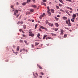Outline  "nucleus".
Listing matches in <instances>:
<instances>
[{
    "mask_svg": "<svg viewBox=\"0 0 78 78\" xmlns=\"http://www.w3.org/2000/svg\"><path fill=\"white\" fill-rule=\"evenodd\" d=\"M32 1H33V2H34V3H36V1H35V0H32Z\"/></svg>",
    "mask_w": 78,
    "mask_h": 78,
    "instance_id": "37998d69",
    "label": "nucleus"
},
{
    "mask_svg": "<svg viewBox=\"0 0 78 78\" xmlns=\"http://www.w3.org/2000/svg\"><path fill=\"white\" fill-rule=\"evenodd\" d=\"M48 25H49V26H50V27H53V24L52 23H48Z\"/></svg>",
    "mask_w": 78,
    "mask_h": 78,
    "instance_id": "423d86ee",
    "label": "nucleus"
},
{
    "mask_svg": "<svg viewBox=\"0 0 78 78\" xmlns=\"http://www.w3.org/2000/svg\"><path fill=\"white\" fill-rule=\"evenodd\" d=\"M69 9H70V10H71V11H73V9H72L71 8H70Z\"/></svg>",
    "mask_w": 78,
    "mask_h": 78,
    "instance_id": "603ef678",
    "label": "nucleus"
},
{
    "mask_svg": "<svg viewBox=\"0 0 78 78\" xmlns=\"http://www.w3.org/2000/svg\"><path fill=\"white\" fill-rule=\"evenodd\" d=\"M19 15H17L16 16L17 18V17H19Z\"/></svg>",
    "mask_w": 78,
    "mask_h": 78,
    "instance_id": "680f3d73",
    "label": "nucleus"
},
{
    "mask_svg": "<svg viewBox=\"0 0 78 78\" xmlns=\"http://www.w3.org/2000/svg\"><path fill=\"white\" fill-rule=\"evenodd\" d=\"M15 54H16V55H17V52H16Z\"/></svg>",
    "mask_w": 78,
    "mask_h": 78,
    "instance_id": "e2e57ef3",
    "label": "nucleus"
},
{
    "mask_svg": "<svg viewBox=\"0 0 78 78\" xmlns=\"http://www.w3.org/2000/svg\"><path fill=\"white\" fill-rule=\"evenodd\" d=\"M44 17V15H41L39 17L40 19H42V17Z\"/></svg>",
    "mask_w": 78,
    "mask_h": 78,
    "instance_id": "6e6552de",
    "label": "nucleus"
},
{
    "mask_svg": "<svg viewBox=\"0 0 78 78\" xmlns=\"http://www.w3.org/2000/svg\"><path fill=\"white\" fill-rule=\"evenodd\" d=\"M67 9H70V8L69 7H66Z\"/></svg>",
    "mask_w": 78,
    "mask_h": 78,
    "instance_id": "bf43d9fd",
    "label": "nucleus"
},
{
    "mask_svg": "<svg viewBox=\"0 0 78 78\" xmlns=\"http://www.w3.org/2000/svg\"><path fill=\"white\" fill-rule=\"evenodd\" d=\"M41 4L42 5H44V6H46V4L44 3V2H41Z\"/></svg>",
    "mask_w": 78,
    "mask_h": 78,
    "instance_id": "1a4fd4ad",
    "label": "nucleus"
},
{
    "mask_svg": "<svg viewBox=\"0 0 78 78\" xmlns=\"http://www.w3.org/2000/svg\"><path fill=\"white\" fill-rule=\"evenodd\" d=\"M39 77H40V78H42V76H39Z\"/></svg>",
    "mask_w": 78,
    "mask_h": 78,
    "instance_id": "052dcab7",
    "label": "nucleus"
},
{
    "mask_svg": "<svg viewBox=\"0 0 78 78\" xmlns=\"http://www.w3.org/2000/svg\"><path fill=\"white\" fill-rule=\"evenodd\" d=\"M34 45L33 44H32V48H34Z\"/></svg>",
    "mask_w": 78,
    "mask_h": 78,
    "instance_id": "c9c22d12",
    "label": "nucleus"
},
{
    "mask_svg": "<svg viewBox=\"0 0 78 78\" xmlns=\"http://www.w3.org/2000/svg\"><path fill=\"white\" fill-rule=\"evenodd\" d=\"M44 29L45 30H46V31H47V29L46 28L44 27Z\"/></svg>",
    "mask_w": 78,
    "mask_h": 78,
    "instance_id": "58836bf2",
    "label": "nucleus"
},
{
    "mask_svg": "<svg viewBox=\"0 0 78 78\" xmlns=\"http://www.w3.org/2000/svg\"><path fill=\"white\" fill-rule=\"evenodd\" d=\"M65 29H66V30H69V28H67L66 27H65Z\"/></svg>",
    "mask_w": 78,
    "mask_h": 78,
    "instance_id": "864d4df0",
    "label": "nucleus"
},
{
    "mask_svg": "<svg viewBox=\"0 0 78 78\" xmlns=\"http://www.w3.org/2000/svg\"><path fill=\"white\" fill-rule=\"evenodd\" d=\"M71 21L72 22H75V21H74V20L72 19H71Z\"/></svg>",
    "mask_w": 78,
    "mask_h": 78,
    "instance_id": "2f4dec72",
    "label": "nucleus"
},
{
    "mask_svg": "<svg viewBox=\"0 0 78 78\" xmlns=\"http://www.w3.org/2000/svg\"><path fill=\"white\" fill-rule=\"evenodd\" d=\"M60 11H62V12H65L64 11V10H62V9H60Z\"/></svg>",
    "mask_w": 78,
    "mask_h": 78,
    "instance_id": "bb28decb",
    "label": "nucleus"
},
{
    "mask_svg": "<svg viewBox=\"0 0 78 78\" xmlns=\"http://www.w3.org/2000/svg\"><path fill=\"white\" fill-rule=\"evenodd\" d=\"M50 34H52V36L56 35V34H53V33H51Z\"/></svg>",
    "mask_w": 78,
    "mask_h": 78,
    "instance_id": "a211bd4d",
    "label": "nucleus"
},
{
    "mask_svg": "<svg viewBox=\"0 0 78 78\" xmlns=\"http://www.w3.org/2000/svg\"><path fill=\"white\" fill-rule=\"evenodd\" d=\"M62 19L63 20H66L67 19V18L66 16H63L62 17Z\"/></svg>",
    "mask_w": 78,
    "mask_h": 78,
    "instance_id": "9d476101",
    "label": "nucleus"
},
{
    "mask_svg": "<svg viewBox=\"0 0 78 78\" xmlns=\"http://www.w3.org/2000/svg\"><path fill=\"white\" fill-rule=\"evenodd\" d=\"M40 34H38L37 35V37H39L40 36Z\"/></svg>",
    "mask_w": 78,
    "mask_h": 78,
    "instance_id": "a878e982",
    "label": "nucleus"
},
{
    "mask_svg": "<svg viewBox=\"0 0 78 78\" xmlns=\"http://www.w3.org/2000/svg\"><path fill=\"white\" fill-rule=\"evenodd\" d=\"M48 13L49 14V16H51V12L49 11H48Z\"/></svg>",
    "mask_w": 78,
    "mask_h": 78,
    "instance_id": "f3484780",
    "label": "nucleus"
},
{
    "mask_svg": "<svg viewBox=\"0 0 78 78\" xmlns=\"http://www.w3.org/2000/svg\"><path fill=\"white\" fill-rule=\"evenodd\" d=\"M57 17H60V16H59V15H58Z\"/></svg>",
    "mask_w": 78,
    "mask_h": 78,
    "instance_id": "c03bdc74",
    "label": "nucleus"
},
{
    "mask_svg": "<svg viewBox=\"0 0 78 78\" xmlns=\"http://www.w3.org/2000/svg\"><path fill=\"white\" fill-rule=\"evenodd\" d=\"M44 27L42 26H41V28H42V29H44Z\"/></svg>",
    "mask_w": 78,
    "mask_h": 78,
    "instance_id": "393cba45",
    "label": "nucleus"
},
{
    "mask_svg": "<svg viewBox=\"0 0 78 78\" xmlns=\"http://www.w3.org/2000/svg\"><path fill=\"white\" fill-rule=\"evenodd\" d=\"M37 66H38V67L40 69H43L42 67V66L39 65L37 64Z\"/></svg>",
    "mask_w": 78,
    "mask_h": 78,
    "instance_id": "20e7f679",
    "label": "nucleus"
},
{
    "mask_svg": "<svg viewBox=\"0 0 78 78\" xmlns=\"http://www.w3.org/2000/svg\"><path fill=\"white\" fill-rule=\"evenodd\" d=\"M32 7H33L34 8H36L37 7V6H36V5H32Z\"/></svg>",
    "mask_w": 78,
    "mask_h": 78,
    "instance_id": "ddd939ff",
    "label": "nucleus"
},
{
    "mask_svg": "<svg viewBox=\"0 0 78 78\" xmlns=\"http://www.w3.org/2000/svg\"><path fill=\"white\" fill-rule=\"evenodd\" d=\"M55 18L56 20L57 21L58 20H59V18H58L56 17L55 16Z\"/></svg>",
    "mask_w": 78,
    "mask_h": 78,
    "instance_id": "6ab92c4d",
    "label": "nucleus"
},
{
    "mask_svg": "<svg viewBox=\"0 0 78 78\" xmlns=\"http://www.w3.org/2000/svg\"><path fill=\"white\" fill-rule=\"evenodd\" d=\"M28 21H29V22L31 21V20H30V19H28Z\"/></svg>",
    "mask_w": 78,
    "mask_h": 78,
    "instance_id": "0e129e2a",
    "label": "nucleus"
},
{
    "mask_svg": "<svg viewBox=\"0 0 78 78\" xmlns=\"http://www.w3.org/2000/svg\"><path fill=\"white\" fill-rule=\"evenodd\" d=\"M23 28H24V29H26V25H23Z\"/></svg>",
    "mask_w": 78,
    "mask_h": 78,
    "instance_id": "5701e85b",
    "label": "nucleus"
},
{
    "mask_svg": "<svg viewBox=\"0 0 78 78\" xmlns=\"http://www.w3.org/2000/svg\"><path fill=\"white\" fill-rule=\"evenodd\" d=\"M22 5H26V2H23V3Z\"/></svg>",
    "mask_w": 78,
    "mask_h": 78,
    "instance_id": "c85d7f7f",
    "label": "nucleus"
},
{
    "mask_svg": "<svg viewBox=\"0 0 78 78\" xmlns=\"http://www.w3.org/2000/svg\"><path fill=\"white\" fill-rule=\"evenodd\" d=\"M47 8L48 9V11H50V9H49V6H48L47 7Z\"/></svg>",
    "mask_w": 78,
    "mask_h": 78,
    "instance_id": "72a5a7b5",
    "label": "nucleus"
},
{
    "mask_svg": "<svg viewBox=\"0 0 78 78\" xmlns=\"http://www.w3.org/2000/svg\"><path fill=\"white\" fill-rule=\"evenodd\" d=\"M64 37H67V34H65L64 35Z\"/></svg>",
    "mask_w": 78,
    "mask_h": 78,
    "instance_id": "c756f323",
    "label": "nucleus"
},
{
    "mask_svg": "<svg viewBox=\"0 0 78 78\" xmlns=\"http://www.w3.org/2000/svg\"><path fill=\"white\" fill-rule=\"evenodd\" d=\"M51 37H48V39H51Z\"/></svg>",
    "mask_w": 78,
    "mask_h": 78,
    "instance_id": "de8ad7c7",
    "label": "nucleus"
},
{
    "mask_svg": "<svg viewBox=\"0 0 78 78\" xmlns=\"http://www.w3.org/2000/svg\"><path fill=\"white\" fill-rule=\"evenodd\" d=\"M58 28H55V31H58Z\"/></svg>",
    "mask_w": 78,
    "mask_h": 78,
    "instance_id": "b1692460",
    "label": "nucleus"
},
{
    "mask_svg": "<svg viewBox=\"0 0 78 78\" xmlns=\"http://www.w3.org/2000/svg\"><path fill=\"white\" fill-rule=\"evenodd\" d=\"M30 2H31V0H27L26 3H29Z\"/></svg>",
    "mask_w": 78,
    "mask_h": 78,
    "instance_id": "dca6fc26",
    "label": "nucleus"
},
{
    "mask_svg": "<svg viewBox=\"0 0 78 78\" xmlns=\"http://www.w3.org/2000/svg\"><path fill=\"white\" fill-rule=\"evenodd\" d=\"M37 24H36L35 25V29L36 30V28H37Z\"/></svg>",
    "mask_w": 78,
    "mask_h": 78,
    "instance_id": "412c9836",
    "label": "nucleus"
},
{
    "mask_svg": "<svg viewBox=\"0 0 78 78\" xmlns=\"http://www.w3.org/2000/svg\"><path fill=\"white\" fill-rule=\"evenodd\" d=\"M59 1L61 2V3H63V2H62V0H59Z\"/></svg>",
    "mask_w": 78,
    "mask_h": 78,
    "instance_id": "e433bc0d",
    "label": "nucleus"
},
{
    "mask_svg": "<svg viewBox=\"0 0 78 78\" xmlns=\"http://www.w3.org/2000/svg\"><path fill=\"white\" fill-rule=\"evenodd\" d=\"M30 11L31 12H34V9H30Z\"/></svg>",
    "mask_w": 78,
    "mask_h": 78,
    "instance_id": "aec40b11",
    "label": "nucleus"
},
{
    "mask_svg": "<svg viewBox=\"0 0 78 78\" xmlns=\"http://www.w3.org/2000/svg\"><path fill=\"white\" fill-rule=\"evenodd\" d=\"M20 42H23V40H20Z\"/></svg>",
    "mask_w": 78,
    "mask_h": 78,
    "instance_id": "ea45409f",
    "label": "nucleus"
},
{
    "mask_svg": "<svg viewBox=\"0 0 78 78\" xmlns=\"http://www.w3.org/2000/svg\"><path fill=\"white\" fill-rule=\"evenodd\" d=\"M39 6L37 8V9H39Z\"/></svg>",
    "mask_w": 78,
    "mask_h": 78,
    "instance_id": "774afa93",
    "label": "nucleus"
},
{
    "mask_svg": "<svg viewBox=\"0 0 78 78\" xmlns=\"http://www.w3.org/2000/svg\"><path fill=\"white\" fill-rule=\"evenodd\" d=\"M51 12H52V13H54V9H51Z\"/></svg>",
    "mask_w": 78,
    "mask_h": 78,
    "instance_id": "4be33fe9",
    "label": "nucleus"
},
{
    "mask_svg": "<svg viewBox=\"0 0 78 78\" xmlns=\"http://www.w3.org/2000/svg\"><path fill=\"white\" fill-rule=\"evenodd\" d=\"M66 23L67 24H68L69 27H70L71 26V23H70V20L69 19L68 20V21H66Z\"/></svg>",
    "mask_w": 78,
    "mask_h": 78,
    "instance_id": "f257e3e1",
    "label": "nucleus"
},
{
    "mask_svg": "<svg viewBox=\"0 0 78 78\" xmlns=\"http://www.w3.org/2000/svg\"><path fill=\"white\" fill-rule=\"evenodd\" d=\"M66 13H67V14H68V15H70V14H69V12H68L67 10H66Z\"/></svg>",
    "mask_w": 78,
    "mask_h": 78,
    "instance_id": "4468645a",
    "label": "nucleus"
},
{
    "mask_svg": "<svg viewBox=\"0 0 78 78\" xmlns=\"http://www.w3.org/2000/svg\"><path fill=\"white\" fill-rule=\"evenodd\" d=\"M22 51H23V49H21L20 50V52H22Z\"/></svg>",
    "mask_w": 78,
    "mask_h": 78,
    "instance_id": "79ce46f5",
    "label": "nucleus"
},
{
    "mask_svg": "<svg viewBox=\"0 0 78 78\" xmlns=\"http://www.w3.org/2000/svg\"><path fill=\"white\" fill-rule=\"evenodd\" d=\"M23 21H21L20 22V23L21 24H23Z\"/></svg>",
    "mask_w": 78,
    "mask_h": 78,
    "instance_id": "a18cd8bd",
    "label": "nucleus"
},
{
    "mask_svg": "<svg viewBox=\"0 0 78 78\" xmlns=\"http://www.w3.org/2000/svg\"><path fill=\"white\" fill-rule=\"evenodd\" d=\"M61 4H59V6H61Z\"/></svg>",
    "mask_w": 78,
    "mask_h": 78,
    "instance_id": "13d9d810",
    "label": "nucleus"
},
{
    "mask_svg": "<svg viewBox=\"0 0 78 78\" xmlns=\"http://www.w3.org/2000/svg\"><path fill=\"white\" fill-rule=\"evenodd\" d=\"M11 8H12V9H14V6L12 5H11Z\"/></svg>",
    "mask_w": 78,
    "mask_h": 78,
    "instance_id": "473e14b6",
    "label": "nucleus"
},
{
    "mask_svg": "<svg viewBox=\"0 0 78 78\" xmlns=\"http://www.w3.org/2000/svg\"><path fill=\"white\" fill-rule=\"evenodd\" d=\"M46 24L48 23V20H46Z\"/></svg>",
    "mask_w": 78,
    "mask_h": 78,
    "instance_id": "a19ab883",
    "label": "nucleus"
},
{
    "mask_svg": "<svg viewBox=\"0 0 78 78\" xmlns=\"http://www.w3.org/2000/svg\"><path fill=\"white\" fill-rule=\"evenodd\" d=\"M19 10H15V12H14V15L15 16H16V13H18V11Z\"/></svg>",
    "mask_w": 78,
    "mask_h": 78,
    "instance_id": "7ed1b4c3",
    "label": "nucleus"
},
{
    "mask_svg": "<svg viewBox=\"0 0 78 78\" xmlns=\"http://www.w3.org/2000/svg\"><path fill=\"white\" fill-rule=\"evenodd\" d=\"M46 40H47L48 39V37L46 38Z\"/></svg>",
    "mask_w": 78,
    "mask_h": 78,
    "instance_id": "338daca9",
    "label": "nucleus"
},
{
    "mask_svg": "<svg viewBox=\"0 0 78 78\" xmlns=\"http://www.w3.org/2000/svg\"><path fill=\"white\" fill-rule=\"evenodd\" d=\"M35 45H39V43H38L35 42Z\"/></svg>",
    "mask_w": 78,
    "mask_h": 78,
    "instance_id": "7c9ffc66",
    "label": "nucleus"
},
{
    "mask_svg": "<svg viewBox=\"0 0 78 78\" xmlns=\"http://www.w3.org/2000/svg\"><path fill=\"white\" fill-rule=\"evenodd\" d=\"M23 37H25V35L23 34Z\"/></svg>",
    "mask_w": 78,
    "mask_h": 78,
    "instance_id": "4d7b16f0",
    "label": "nucleus"
},
{
    "mask_svg": "<svg viewBox=\"0 0 78 78\" xmlns=\"http://www.w3.org/2000/svg\"><path fill=\"white\" fill-rule=\"evenodd\" d=\"M39 31H42V30H41V28H39Z\"/></svg>",
    "mask_w": 78,
    "mask_h": 78,
    "instance_id": "4c0bfd02",
    "label": "nucleus"
},
{
    "mask_svg": "<svg viewBox=\"0 0 78 78\" xmlns=\"http://www.w3.org/2000/svg\"><path fill=\"white\" fill-rule=\"evenodd\" d=\"M32 32H31V31L29 32L30 34H32Z\"/></svg>",
    "mask_w": 78,
    "mask_h": 78,
    "instance_id": "6e6d98bb",
    "label": "nucleus"
},
{
    "mask_svg": "<svg viewBox=\"0 0 78 78\" xmlns=\"http://www.w3.org/2000/svg\"><path fill=\"white\" fill-rule=\"evenodd\" d=\"M60 31L61 32V33H60L61 35H63V34H64V30L61 29H60Z\"/></svg>",
    "mask_w": 78,
    "mask_h": 78,
    "instance_id": "f03ea898",
    "label": "nucleus"
},
{
    "mask_svg": "<svg viewBox=\"0 0 78 78\" xmlns=\"http://www.w3.org/2000/svg\"><path fill=\"white\" fill-rule=\"evenodd\" d=\"M29 36H31L32 37H33V36H34V34H29Z\"/></svg>",
    "mask_w": 78,
    "mask_h": 78,
    "instance_id": "39448f33",
    "label": "nucleus"
},
{
    "mask_svg": "<svg viewBox=\"0 0 78 78\" xmlns=\"http://www.w3.org/2000/svg\"><path fill=\"white\" fill-rule=\"evenodd\" d=\"M76 17V14H73V17L75 18V17Z\"/></svg>",
    "mask_w": 78,
    "mask_h": 78,
    "instance_id": "9b49d317",
    "label": "nucleus"
},
{
    "mask_svg": "<svg viewBox=\"0 0 78 78\" xmlns=\"http://www.w3.org/2000/svg\"><path fill=\"white\" fill-rule=\"evenodd\" d=\"M19 31L20 32V31H22V29H19Z\"/></svg>",
    "mask_w": 78,
    "mask_h": 78,
    "instance_id": "49530a36",
    "label": "nucleus"
},
{
    "mask_svg": "<svg viewBox=\"0 0 78 78\" xmlns=\"http://www.w3.org/2000/svg\"><path fill=\"white\" fill-rule=\"evenodd\" d=\"M56 8L57 9H59V6H56Z\"/></svg>",
    "mask_w": 78,
    "mask_h": 78,
    "instance_id": "f704fd0d",
    "label": "nucleus"
},
{
    "mask_svg": "<svg viewBox=\"0 0 78 78\" xmlns=\"http://www.w3.org/2000/svg\"><path fill=\"white\" fill-rule=\"evenodd\" d=\"M33 73L34 76L36 78L37 77V76H35V74H34V72H33Z\"/></svg>",
    "mask_w": 78,
    "mask_h": 78,
    "instance_id": "cd10ccee",
    "label": "nucleus"
},
{
    "mask_svg": "<svg viewBox=\"0 0 78 78\" xmlns=\"http://www.w3.org/2000/svg\"><path fill=\"white\" fill-rule=\"evenodd\" d=\"M43 2H46V0H43Z\"/></svg>",
    "mask_w": 78,
    "mask_h": 78,
    "instance_id": "3c124183",
    "label": "nucleus"
},
{
    "mask_svg": "<svg viewBox=\"0 0 78 78\" xmlns=\"http://www.w3.org/2000/svg\"><path fill=\"white\" fill-rule=\"evenodd\" d=\"M41 75H44V73H41Z\"/></svg>",
    "mask_w": 78,
    "mask_h": 78,
    "instance_id": "5fc2aeb1",
    "label": "nucleus"
},
{
    "mask_svg": "<svg viewBox=\"0 0 78 78\" xmlns=\"http://www.w3.org/2000/svg\"><path fill=\"white\" fill-rule=\"evenodd\" d=\"M55 25L56 27H58L59 26V24L58 23H56L55 24Z\"/></svg>",
    "mask_w": 78,
    "mask_h": 78,
    "instance_id": "0eeeda50",
    "label": "nucleus"
},
{
    "mask_svg": "<svg viewBox=\"0 0 78 78\" xmlns=\"http://www.w3.org/2000/svg\"><path fill=\"white\" fill-rule=\"evenodd\" d=\"M20 48V47L18 46L17 48V50L18 51H19V50Z\"/></svg>",
    "mask_w": 78,
    "mask_h": 78,
    "instance_id": "f8f14e48",
    "label": "nucleus"
},
{
    "mask_svg": "<svg viewBox=\"0 0 78 78\" xmlns=\"http://www.w3.org/2000/svg\"><path fill=\"white\" fill-rule=\"evenodd\" d=\"M45 13H43V14L42 15H43V16H45Z\"/></svg>",
    "mask_w": 78,
    "mask_h": 78,
    "instance_id": "69168bd1",
    "label": "nucleus"
},
{
    "mask_svg": "<svg viewBox=\"0 0 78 78\" xmlns=\"http://www.w3.org/2000/svg\"><path fill=\"white\" fill-rule=\"evenodd\" d=\"M35 74H36V75H37V76H38V74H37V73H35Z\"/></svg>",
    "mask_w": 78,
    "mask_h": 78,
    "instance_id": "8fccbe9b",
    "label": "nucleus"
},
{
    "mask_svg": "<svg viewBox=\"0 0 78 78\" xmlns=\"http://www.w3.org/2000/svg\"><path fill=\"white\" fill-rule=\"evenodd\" d=\"M24 42L25 43H27V41H26V40H24Z\"/></svg>",
    "mask_w": 78,
    "mask_h": 78,
    "instance_id": "09e8293b",
    "label": "nucleus"
},
{
    "mask_svg": "<svg viewBox=\"0 0 78 78\" xmlns=\"http://www.w3.org/2000/svg\"><path fill=\"white\" fill-rule=\"evenodd\" d=\"M46 36L47 35H44L43 38V39H45V38L46 37Z\"/></svg>",
    "mask_w": 78,
    "mask_h": 78,
    "instance_id": "2eb2a0df",
    "label": "nucleus"
}]
</instances>
